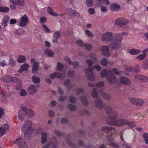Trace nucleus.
Wrapping results in <instances>:
<instances>
[{"mask_svg":"<svg viewBox=\"0 0 148 148\" xmlns=\"http://www.w3.org/2000/svg\"><path fill=\"white\" fill-rule=\"evenodd\" d=\"M112 33L107 32L103 34L101 37L103 41H110L111 43L108 47L103 46L102 48V51L104 56L108 57L110 55L109 49L115 50L119 49L121 47V42L122 40V37L118 34H116L112 37Z\"/></svg>","mask_w":148,"mask_h":148,"instance_id":"obj_1","label":"nucleus"},{"mask_svg":"<svg viewBox=\"0 0 148 148\" xmlns=\"http://www.w3.org/2000/svg\"><path fill=\"white\" fill-rule=\"evenodd\" d=\"M91 95L93 97L96 98L95 102L96 107L101 110L104 108L108 114L109 119L111 120H116L118 116L117 114L110 107L106 105H103L100 99L97 98L98 94L96 88H93Z\"/></svg>","mask_w":148,"mask_h":148,"instance_id":"obj_2","label":"nucleus"},{"mask_svg":"<svg viewBox=\"0 0 148 148\" xmlns=\"http://www.w3.org/2000/svg\"><path fill=\"white\" fill-rule=\"evenodd\" d=\"M32 125L31 121H26L21 127L22 132L24 131L25 129H26L24 135V138L26 140H28L30 138L31 134L33 131Z\"/></svg>","mask_w":148,"mask_h":148,"instance_id":"obj_3","label":"nucleus"},{"mask_svg":"<svg viewBox=\"0 0 148 148\" xmlns=\"http://www.w3.org/2000/svg\"><path fill=\"white\" fill-rule=\"evenodd\" d=\"M18 111V117L20 120H22L26 114L29 117L32 118L34 116V111L31 109L27 108L23 106Z\"/></svg>","mask_w":148,"mask_h":148,"instance_id":"obj_4","label":"nucleus"},{"mask_svg":"<svg viewBox=\"0 0 148 148\" xmlns=\"http://www.w3.org/2000/svg\"><path fill=\"white\" fill-rule=\"evenodd\" d=\"M106 123L110 126H121L127 125L130 128L135 126L134 122L131 121H106Z\"/></svg>","mask_w":148,"mask_h":148,"instance_id":"obj_5","label":"nucleus"},{"mask_svg":"<svg viewBox=\"0 0 148 148\" xmlns=\"http://www.w3.org/2000/svg\"><path fill=\"white\" fill-rule=\"evenodd\" d=\"M94 70V68L93 66H89L87 69H85V73L88 79L91 81L94 80L95 76L92 73Z\"/></svg>","mask_w":148,"mask_h":148,"instance_id":"obj_6","label":"nucleus"},{"mask_svg":"<svg viewBox=\"0 0 148 148\" xmlns=\"http://www.w3.org/2000/svg\"><path fill=\"white\" fill-rule=\"evenodd\" d=\"M19 80L16 77H12L10 75H5L1 78V80L5 83H14L18 82Z\"/></svg>","mask_w":148,"mask_h":148,"instance_id":"obj_7","label":"nucleus"},{"mask_svg":"<svg viewBox=\"0 0 148 148\" xmlns=\"http://www.w3.org/2000/svg\"><path fill=\"white\" fill-rule=\"evenodd\" d=\"M129 22V20L126 18H119L116 20L115 24L119 26L122 27L127 25Z\"/></svg>","mask_w":148,"mask_h":148,"instance_id":"obj_8","label":"nucleus"},{"mask_svg":"<svg viewBox=\"0 0 148 148\" xmlns=\"http://www.w3.org/2000/svg\"><path fill=\"white\" fill-rule=\"evenodd\" d=\"M14 144L17 143L19 148H27L24 140L19 137L14 142Z\"/></svg>","mask_w":148,"mask_h":148,"instance_id":"obj_9","label":"nucleus"},{"mask_svg":"<svg viewBox=\"0 0 148 148\" xmlns=\"http://www.w3.org/2000/svg\"><path fill=\"white\" fill-rule=\"evenodd\" d=\"M66 76V73H62L58 72H56L50 75V77L51 79H53L56 77L58 78L59 79L62 78V79H64L65 78Z\"/></svg>","mask_w":148,"mask_h":148,"instance_id":"obj_10","label":"nucleus"},{"mask_svg":"<svg viewBox=\"0 0 148 148\" xmlns=\"http://www.w3.org/2000/svg\"><path fill=\"white\" fill-rule=\"evenodd\" d=\"M135 79L140 82H145L148 81V78L145 76L136 74L134 76Z\"/></svg>","mask_w":148,"mask_h":148,"instance_id":"obj_11","label":"nucleus"},{"mask_svg":"<svg viewBox=\"0 0 148 148\" xmlns=\"http://www.w3.org/2000/svg\"><path fill=\"white\" fill-rule=\"evenodd\" d=\"M35 60V59L34 58L32 59L31 60V62L33 63L32 71V72L36 74L37 73L39 63L37 62H34Z\"/></svg>","mask_w":148,"mask_h":148,"instance_id":"obj_12","label":"nucleus"},{"mask_svg":"<svg viewBox=\"0 0 148 148\" xmlns=\"http://www.w3.org/2000/svg\"><path fill=\"white\" fill-rule=\"evenodd\" d=\"M28 22V17L26 15L23 16L21 17L20 22V25L21 27H24L26 25Z\"/></svg>","mask_w":148,"mask_h":148,"instance_id":"obj_13","label":"nucleus"},{"mask_svg":"<svg viewBox=\"0 0 148 148\" xmlns=\"http://www.w3.org/2000/svg\"><path fill=\"white\" fill-rule=\"evenodd\" d=\"M120 83L122 84H124L126 86H129L131 84V82L128 78L123 77L119 79Z\"/></svg>","mask_w":148,"mask_h":148,"instance_id":"obj_14","label":"nucleus"},{"mask_svg":"<svg viewBox=\"0 0 148 148\" xmlns=\"http://www.w3.org/2000/svg\"><path fill=\"white\" fill-rule=\"evenodd\" d=\"M126 70L132 72L138 73L140 72L139 67L137 65L136 67H134L132 66H128L126 67Z\"/></svg>","mask_w":148,"mask_h":148,"instance_id":"obj_15","label":"nucleus"},{"mask_svg":"<svg viewBox=\"0 0 148 148\" xmlns=\"http://www.w3.org/2000/svg\"><path fill=\"white\" fill-rule=\"evenodd\" d=\"M67 13L70 15L72 16H79L80 14L76 11L71 8H68L66 10Z\"/></svg>","mask_w":148,"mask_h":148,"instance_id":"obj_16","label":"nucleus"},{"mask_svg":"<svg viewBox=\"0 0 148 148\" xmlns=\"http://www.w3.org/2000/svg\"><path fill=\"white\" fill-rule=\"evenodd\" d=\"M37 90V88L35 85H31L27 90L28 93L29 95H32Z\"/></svg>","mask_w":148,"mask_h":148,"instance_id":"obj_17","label":"nucleus"},{"mask_svg":"<svg viewBox=\"0 0 148 148\" xmlns=\"http://www.w3.org/2000/svg\"><path fill=\"white\" fill-rule=\"evenodd\" d=\"M10 2L22 7L25 5L24 0H10Z\"/></svg>","mask_w":148,"mask_h":148,"instance_id":"obj_18","label":"nucleus"},{"mask_svg":"<svg viewBox=\"0 0 148 148\" xmlns=\"http://www.w3.org/2000/svg\"><path fill=\"white\" fill-rule=\"evenodd\" d=\"M99 92L104 99L107 100H109L110 99V95L105 93L101 89L99 90Z\"/></svg>","mask_w":148,"mask_h":148,"instance_id":"obj_19","label":"nucleus"},{"mask_svg":"<svg viewBox=\"0 0 148 148\" xmlns=\"http://www.w3.org/2000/svg\"><path fill=\"white\" fill-rule=\"evenodd\" d=\"M29 67V65L26 63H24L22 65L20 68V69L18 70V72L21 73L23 71H27Z\"/></svg>","mask_w":148,"mask_h":148,"instance_id":"obj_20","label":"nucleus"},{"mask_svg":"<svg viewBox=\"0 0 148 148\" xmlns=\"http://www.w3.org/2000/svg\"><path fill=\"white\" fill-rule=\"evenodd\" d=\"M41 135L42 136L41 143L42 144H44L47 141V134L46 132H42Z\"/></svg>","mask_w":148,"mask_h":148,"instance_id":"obj_21","label":"nucleus"},{"mask_svg":"<svg viewBox=\"0 0 148 148\" xmlns=\"http://www.w3.org/2000/svg\"><path fill=\"white\" fill-rule=\"evenodd\" d=\"M60 35V32L59 31H57L53 34V41L56 42L59 39Z\"/></svg>","mask_w":148,"mask_h":148,"instance_id":"obj_22","label":"nucleus"},{"mask_svg":"<svg viewBox=\"0 0 148 148\" xmlns=\"http://www.w3.org/2000/svg\"><path fill=\"white\" fill-rule=\"evenodd\" d=\"M140 52V51L138 49H132L129 51V53L132 55H136Z\"/></svg>","mask_w":148,"mask_h":148,"instance_id":"obj_23","label":"nucleus"},{"mask_svg":"<svg viewBox=\"0 0 148 148\" xmlns=\"http://www.w3.org/2000/svg\"><path fill=\"white\" fill-rule=\"evenodd\" d=\"M47 12L51 14V15L53 16H58V14L53 11L51 7H48L47 10Z\"/></svg>","mask_w":148,"mask_h":148,"instance_id":"obj_24","label":"nucleus"},{"mask_svg":"<svg viewBox=\"0 0 148 148\" xmlns=\"http://www.w3.org/2000/svg\"><path fill=\"white\" fill-rule=\"evenodd\" d=\"M70 81L69 79H66L64 82V84L69 89H71L72 87H74V85L70 84Z\"/></svg>","mask_w":148,"mask_h":148,"instance_id":"obj_25","label":"nucleus"},{"mask_svg":"<svg viewBox=\"0 0 148 148\" xmlns=\"http://www.w3.org/2000/svg\"><path fill=\"white\" fill-rule=\"evenodd\" d=\"M120 6L116 3L112 5L110 7V9L112 11H116L120 8Z\"/></svg>","mask_w":148,"mask_h":148,"instance_id":"obj_26","label":"nucleus"},{"mask_svg":"<svg viewBox=\"0 0 148 148\" xmlns=\"http://www.w3.org/2000/svg\"><path fill=\"white\" fill-rule=\"evenodd\" d=\"M108 82L110 83H114L116 82V78L114 75L107 78Z\"/></svg>","mask_w":148,"mask_h":148,"instance_id":"obj_27","label":"nucleus"},{"mask_svg":"<svg viewBox=\"0 0 148 148\" xmlns=\"http://www.w3.org/2000/svg\"><path fill=\"white\" fill-rule=\"evenodd\" d=\"M9 18L8 17H5L3 18L2 25L4 27L7 26V23L9 21Z\"/></svg>","mask_w":148,"mask_h":148,"instance_id":"obj_28","label":"nucleus"},{"mask_svg":"<svg viewBox=\"0 0 148 148\" xmlns=\"http://www.w3.org/2000/svg\"><path fill=\"white\" fill-rule=\"evenodd\" d=\"M45 52L46 54L50 57L53 56L54 55V53L51 50L49 49H47L45 51Z\"/></svg>","mask_w":148,"mask_h":148,"instance_id":"obj_29","label":"nucleus"},{"mask_svg":"<svg viewBox=\"0 0 148 148\" xmlns=\"http://www.w3.org/2000/svg\"><path fill=\"white\" fill-rule=\"evenodd\" d=\"M25 60V57L24 56L21 55L19 56L17 58L18 62L20 63L24 62Z\"/></svg>","mask_w":148,"mask_h":148,"instance_id":"obj_30","label":"nucleus"},{"mask_svg":"<svg viewBox=\"0 0 148 148\" xmlns=\"http://www.w3.org/2000/svg\"><path fill=\"white\" fill-rule=\"evenodd\" d=\"M9 10V8L7 7H3L0 6V12L6 13Z\"/></svg>","mask_w":148,"mask_h":148,"instance_id":"obj_31","label":"nucleus"},{"mask_svg":"<svg viewBox=\"0 0 148 148\" xmlns=\"http://www.w3.org/2000/svg\"><path fill=\"white\" fill-rule=\"evenodd\" d=\"M66 141L69 145L72 148H77L76 145L71 143V140L69 138L67 139H66Z\"/></svg>","mask_w":148,"mask_h":148,"instance_id":"obj_32","label":"nucleus"},{"mask_svg":"<svg viewBox=\"0 0 148 148\" xmlns=\"http://www.w3.org/2000/svg\"><path fill=\"white\" fill-rule=\"evenodd\" d=\"M81 100L85 105H87L88 104V100L87 98L85 96H83L81 98Z\"/></svg>","mask_w":148,"mask_h":148,"instance_id":"obj_33","label":"nucleus"},{"mask_svg":"<svg viewBox=\"0 0 148 148\" xmlns=\"http://www.w3.org/2000/svg\"><path fill=\"white\" fill-rule=\"evenodd\" d=\"M64 67L63 64L60 62H58L57 65V68L56 69V70L60 71L62 69H63Z\"/></svg>","mask_w":148,"mask_h":148,"instance_id":"obj_34","label":"nucleus"},{"mask_svg":"<svg viewBox=\"0 0 148 148\" xmlns=\"http://www.w3.org/2000/svg\"><path fill=\"white\" fill-rule=\"evenodd\" d=\"M114 129V128L112 127H103L101 128V131H107L108 132H110Z\"/></svg>","mask_w":148,"mask_h":148,"instance_id":"obj_35","label":"nucleus"},{"mask_svg":"<svg viewBox=\"0 0 148 148\" xmlns=\"http://www.w3.org/2000/svg\"><path fill=\"white\" fill-rule=\"evenodd\" d=\"M136 105L142 106L144 103V101L141 99H137Z\"/></svg>","mask_w":148,"mask_h":148,"instance_id":"obj_36","label":"nucleus"},{"mask_svg":"<svg viewBox=\"0 0 148 148\" xmlns=\"http://www.w3.org/2000/svg\"><path fill=\"white\" fill-rule=\"evenodd\" d=\"M101 75L102 77H108V73L106 69L103 70L101 73Z\"/></svg>","mask_w":148,"mask_h":148,"instance_id":"obj_37","label":"nucleus"},{"mask_svg":"<svg viewBox=\"0 0 148 148\" xmlns=\"http://www.w3.org/2000/svg\"><path fill=\"white\" fill-rule=\"evenodd\" d=\"M112 71L116 75H119L124 72V71H119L116 68H114L112 69Z\"/></svg>","mask_w":148,"mask_h":148,"instance_id":"obj_38","label":"nucleus"},{"mask_svg":"<svg viewBox=\"0 0 148 148\" xmlns=\"http://www.w3.org/2000/svg\"><path fill=\"white\" fill-rule=\"evenodd\" d=\"M137 98H135L130 97L129 98V99L131 103L133 104L136 105Z\"/></svg>","mask_w":148,"mask_h":148,"instance_id":"obj_39","label":"nucleus"},{"mask_svg":"<svg viewBox=\"0 0 148 148\" xmlns=\"http://www.w3.org/2000/svg\"><path fill=\"white\" fill-rule=\"evenodd\" d=\"M32 79L33 82L35 84H37L39 83L40 81V78L35 76H34L32 77Z\"/></svg>","mask_w":148,"mask_h":148,"instance_id":"obj_40","label":"nucleus"},{"mask_svg":"<svg viewBox=\"0 0 148 148\" xmlns=\"http://www.w3.org/2000/svg\"><path fill=\"white\" fill-rule=\"evenodd\" d=\"M143 138L145 143L148 145V133H145L143 135Z\"/></svg>","mask_w":148,"mask_h":148,"instance_id":"obj_41","label":"nucleus"},{"mask_svg":"<svg viewBox=\"0 0 148 148\" xmlns=\"http://www.w3.org/2000/svg\"><path fill=\"white\" fill-rule=\"evenodd\" d=\"M68 108L72 111H75L76 109L75 106L71 104H69L68 106Z\"/></svg>","mask_w":148,"mask_h":148,"instance_id":"obj_42","label":"nucleus"},{"mask_svg":"<svg viewBox=\"0 0 148 148\" xmlns=\"http://www.w3.org/2000/svg\"><path fill=\"white\" fill-rule=\"evenodd\" d=\"M101 63L103 66H106L108 64V62L106 58H104L102 59L101 61Z\"/></svg>","mask_w":148,"mask_h":148,"instance_id":"obj_43","label":"nucleus"},{"mask_svg":"<svg viewBox=\"0 0 148 148\" xmlns=\"http://www.w3.org/2000/svg\"><path fill=\"white\" fill-rule=\"evenodd\" d=\"M84 47L86 49L88 50H90L92 48V46L91 44H88L87 43H85L84 44Z\"/></svg>","mask_w":148,"mask_h":148,"instance_id":"obj_44","label":"nucleus"},{"mask_svg":"<svg viewBox=\"0 0 148 148\" xmlns=\"http://www.w3.org/2000/svg\"><path fill=\"white\" fill-rule=\"evenodd\" d=\"M77 44L81 47H84L83 42L81 40H78L76 42Z\"/></svg>","mask_w":148,"mask_h":148,"instance_id":"obj_45","label":"nucleus"},{"mask_svg":"<svg viewBox=\"0 0 148 148\" xmlns=\"http://www.w3.org/2000/svg\"><path fill=\"white\" fill-rule=\"evenodd\" d=\"M6 131L4 128L0 127V137L3 136L5 133Z\"/></svg>","mask_w":148,"mask_h":148,"instance_id":"obj_46","label":"nucleus"},{"mask_svg":"<svg viewBox=\"0 0 148 148\" xmlns=\"http://www.w3.org/2000/svg\"><path fill=\"white\" fill-rule=\"evenodd\" d=\"M93 4V2L92 0H86V5L88 7L91 6Z\"/></svg>","mask_w":148,"mask_h":148,"instance_id":"obj_47","label":"nucleus"},{"mask_svg":"<svg viewBox=\"0 0 148 148\" xmlns=\"http://www.w3.org/2000/svg\"><path fill=\"white\" fill-rule=\"evenodd\" d=\"M75 72L73 70L69 71L67 73V76L69 77H72L74 75Z\"/></svg>","mask_w":148,"mask_h":148,"instance_id":"obj_48","label":"nucleus"},{"mask_svg":"<svg viewBox=\"0 0 148 148\" xmlns=\"http://www.w3.org/2000/svg\"><path fill=\"white\" fill-rule=\"evenodd\" d=\"M146 55L145 54H142L137 56L136 58L139 60H141L143 59L146 56Z\"/></svg>","mask_w":148,"mask_h":148,"instance_id":"obj_49","label":"nucleus"},{"mask_svg":"<svg viewBox=\"0 0 148 148\" xmlns=\"http://www.w3.org/2000/svg\"><path fill=\"white\" fill-rule=\"evenodd\" d=\"M69 101L70 102L72 103H75L76 101L75 99L72 96H71L69 97Z\"/></svg>","mask_w":148,"mask_h":148,"instance_id":"obj_50","label":"nucleus"},{"mask_svg":"<svg viewBox=\"0 0 148 148\" xmlns=\"http://www.w3.org/2000/svg\"><path fill=\"white\" fill-rule=\"evenodd\" d=\"M27 94V92L26 90L24 89H22L20 92V95L22 96H25Z\"/></svg>","mask_w":148,"mask_h":148,"instance_id":"obj_51","label":"nucleus"},{"mask_svg":"<svg viewBox=\"0 0 148 148\" xmlns=\"http://www.w3.org/2000/svg\"><path fill=\"white\" fill-rule=\"evenodd\" d=\"M104 83L103 81H101L97 82L96 84V86L97 87H102L104 85Z\"/></svg>","mask_w":148,"mask_h":148,"instance_id":"obj_52","label":"nucleus"},{"mask_svg":"<svg viewBox=\"0 0 148 148\" xmlns=\"http://www.w3.org/2000/svg\"><path fill=\"white\" fill-rule=\"evenodd\" d=\"M79 63L78 62L73 61L72 62L71 64H72L74 65L73 68L74 69H75L77 68V66L79 65Z\"/></svg>","mask_w":148,"mask_h":148,"instance_id":"obj_53","label":"nucleus"},{"mask_svg":"<svg viewBox=\"0 0 148 148\" xmlns=\"http://www.w3.org/2000/svg\"><path fill=\"white\" fill-rule=\"evenodd\" d=\"M85 32V34L89 37H92L93 36V34L88 30H86Z\"/></svg>","mask_w":148,"mask_h":148,"instance_id":"obj_54","label":"nucleus"},{"mask_svg":"<svg viewBox=\"0 0 148 148\" xmlns=\"http://www.w3.org/2000/svg\"><path fill=\"white\" fill-rule=\"evenodd\" d=\"M86 62L88 64V66H93V62L90 59H87L86 60Z\"/></svg>","mask_w":148,"mask_h":148,"instance_id":"obj_55","label":"nucleus"},{"mask_svg":"<svg viewBox=\"0 0 148 148\" xmlns=\"http://www.w3.org/2000/svg\"><path fill=\"white\" fill-rule=\"evenodd\" d=\"M109 145L110 146L113 147L114 148H118L119 147L118 145L113 142H110Z\"/></svg>","mask_w":148,"mask_h":148,"instance_id":"obj_56","label":"nucleus"},{"mask_svg":"<svg viewBox=\"0 0 148 148\" xmlns=\"http://www.w3.org/2000/svg\"><path fill=\"white\" fill-rule=\"evenodd\" d=\"M54 132L58 136H62L64 134L63 133L61 132L60 131L57 130H55Z\"/></svg>","mask_w":148,"mask_h":148,"instance_id":"obj_57","label":"nucleus"},{"mask_svg":"<svg viewBox=\"0 0 148 148\" xmlns=\"http://www.w3.org/2000/svg\"><path fill=\"white\" fill-rule=\"evenodd\" d=\"M64 60L67 61L68 64H71L72 63L71 59L68 57H65L64 58Z\"/></svg>","mask_w":148,"mask_h":148,"instance_id":"obj_58","label":"nucleus"},{"mask_svg":"<svg viewBox=\"0 0 148 148\" xmlns=\"http://www.w3.org/2000/svg\"><path fill=\"white\" fill-rule=\"evenodd\" d=\"M144 67H143L144 69H148V60H145L144 64Z\"/></svg>","mask_w":148,"mask_h":148,"instance_id":"obj_59","label":"nucleus"},{"mask_svg":"<svg viewBox=\"0 0 148 148\" xmlns=\"http://www.w3.org/2000/svg\"><path fill=\"white\" fill-rule=\"evenodd\" d=\"M42 28L45 30L46 32H49V29L45 25L43 24L42 25Z\"/></svg>","mask_w":148,"mask_h":148,"instance_id":"obj_60","label":"nucleus"},{"mask_svg":"<svg viewBox=\"0 0 148 148\" xmlns=\"http://www.w3.org/2000/svg\"><path fill=\"white\" fill-rule=\"evenodd\" d=\"M88 12L91 15L94 14L95 12L94 9L92 8L89 9Z\"/></svg>","mask_w":148,"mask_h":148,"instance_id":"obj_61","label":"nucleus"},{"mask_svg":"<svg viewBox=\"0 0 148 148\" xmlns=\"http://www.w3.org/2000/svg\"><path fill=\"white\" fill-rule=\"evenodd\" d=\"M78 145L79 147L82 146L85 147V145L84 143V142L81 140L78 141Z\"/></svg>","mask_w":148,"mask_h":148,"instance_id":"obj_62","label":"nucleus"},{"mask_svg":"<svg viewBox=\"0 0 148 148\" xmlns=\"http://www.w3.org/2000/svg\"><path fill=\"white\" fill-rule=\"evenodd\" d=\"M66 99V96H62L60 97L58 99V100L60 102H62L65 100Z\"/></svg>","mask_w":148,"mask_h":148,"instance_id":"obj_63","label":"nucleus"},{"mask_svg":"<svg viewBox=\"0 0 148 148\" xmlns=\"http://www.w3.org/2000/svg\"><path fill=\"white\" fill-rule=\"evenodd\" d=\"M10 62L11 66H14L15 63V61L14 59L12 58H11L10 59Z\"/></svg>","mask_w":148,"mask_h":148,"instance_id":"obj_64","label":"nucleus"}]
</instances>
